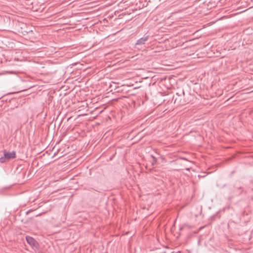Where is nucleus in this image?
I'll return each mask as SVG.
<instances>
[{
    "mask_svg": "<svg viewBox=\"0 0 253 253\" xmlns=\"http://www.w3.org/2000/svg\"><path fill=\"white\" fill-rule=\"evenodd\" d=\"M238 188H239V189H241V187H239Z\"/></svg>",
    "mask_w": 253,
    "mask_h": 253,
    "instance_id": "5",
    "label": "nucleus"
},
{
    "mask_svg": "<svg viewBox=\"0 0 253 253\" xmlns=\"http://www.w3.org/2000/svg\"><path fill=\"white\" fill-rule=\"evenodd\" d=\"M26 240L27 243L34 250H37L39 248L38 243L32 237L27 236H26Z\"/></svg>",
    "mask_w": 253,
    "mask_h": 253,
    "instance_id": "2",
    "label": "nucleus"
},
{
    "mask_svg": "<svg viewBox=\"0 0 253 253\" xmlns=\"http://www.w3.org/2000/svg\"><path fill=\"white\" fill-rule=\"evenodd\" d=\"M151 157L152 158V159H153V161L151 162V164H152V165L153 166L156 164L157 159L153 155H151Z\"/></svg>",
    "mask_w": 253,
    "mask_h": 253,
    "instance_id": "4",
    "label": "nucleus"
},
{
    "mask_svg": "<svg viewBox=\"0 0 253 253\" xmlns=\"http://www.w3.org/2000/svg\"><path fill=\"white\" fill-rule=\"evenodd\" d=\"M4 155L3 157L0 158V163H3L11 159H14L16 157V154L15 151L7 152L6 150L3 151Z\"/></svg>",
    "mask_w": 253,
    "mask_h": 253,
    "instance_id": "1",
    "label": "nucleus"
},
{
    "mask_svg": "<svg viewBox=\"0 0 253 253\" xmlns=\"http://www.w3.org/2000/svg\"><path fill=\"white\" fill-rule=\"evenodd\" d=\"M149 36L143 37L138 40L135 43V45H141L144 44L148 40Z\"/></svg>",
    "mask_w": 253,
    "mask_h": 253,
    "instance_id": "3",
    "label": "nucleus"
}]
</instances>
